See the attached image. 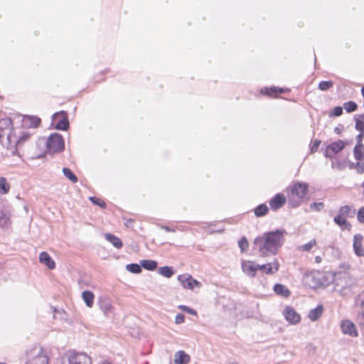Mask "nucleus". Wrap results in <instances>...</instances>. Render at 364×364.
I'll use <instances>...</instances> for the list:
<instances>
[{"label": "nucleus", "mask_w": 364, "mask_h": 364, "mask_svg": "<svg viewBox=\"0 0 364 364\" xmlns=\"http://www.w3.org/2000/svg\"><path fill=\"white\" fill-rule=\"evenodd\" d=\"M355 166H356L358 173H364V163L363 162L358 161L356 163Z\"/></svg>", "instance_id": "nucleus-48"}, {"label": "nucleus", "mask_w": 364, "mask_h": 364, "mask_svg": "<svg viewBox=\"0 0 364 364\" xmlns=\"http://www.w3.org/2000/svg\"><path fill=\"white\" fill-rule=\"evenodd\" d=\"M334 282L336 286H341L343 289L353 285V279L349 273L346 272H339L334 274Z\"/></svg>", "instance_id": "nucleus-8"}, {"label": "nucleus", "mask_w": 364, "mask_h": 364, "mask_svg": "<svg viewBox=\"0 0 364 364\" xmlns=\"http://www.w3.org/2000/svg\"><path fill=\"white\" fill-rule=\"evenodd\" d=\"M333 85V83L332 81H321L318 84V89L322 91H326L331 88Z\"/></svg>", "instance_id": "nucleus-37"}, {"label": "nucleus", "mask_w": 364, "mask_h": 364, "mask_svg": "<svg viewBox=\"0 0 364 364\" xmlns=\"http://www.w3.org/2000/svg\"><path fill=\"white\" fill-rule=\"evenodd\" d=\"M323 311L322 305H318L316 308L311 309L309 314V318L312 321H316L321 317Z\"/></svg>", "instance_id": "nucleus-23"}, {"label": "nucleus", "mask_w": 364, "mask_h": 364, "mask_svg": "<svg viewBox=\"0 0 364 364\" xmlns=\"http://www.w3.org/2000/svg\"><path fill=\"white\" fill-rule=\"evenodd\" d=\"M268 211L269 208L264 203L257 205L254 210L255 216L258 218L266 215L268 213Z\"/></svg>", "instance_id": "nucleus-29"}, {"label": "nucleus", "mask_w": 364, "mask_h": 364, "mask_svg": "<svg viewBox=\"0 0 364 364\" xmlns=\"http://www.w3.org/2000/svg\"><path fill=\"white\" fill-rule=\"evenodd\" d=\"M284 90L277 87H264L261 90V93L269 97H277L278 95L284 93Z\"/></svg>", "instance_id": "nucleus-21"}, {"label": "nucleus", "mask_w": 364, "mask_h": 364, "mask_svg": "<svg viewBox=\"0 0 364 364\" xmlns=\"http://www.w3.org/2000/svg\"><path fill=\"white\" fill-rule=\"evenodd\" d=\"M158 273L166 278L171 277L173 274L174 271L171 267L168 266H164L162 267H159L157 270Z\"/></svg>", "instance_id": "nucleus-30"}, {"label": "nucleus", "mask_w": 364, "mask_h": 364, "mask_svg": "<svg viewBox=\"0 0 364 364\" xmlns=\"http://www.w3.org/2000/svg\"><path fill=\"white\" fill-rule=\"evenodd\" d=\"M89 200L95 205H99L102 208H106V203L99 198L91 196L89 198Z\"/></svg>", "instance_id": "nucleus-40"}, {"label": "nucleus", "mask_w": 364, "mask_h": 364, "mask_svg": "<svg viewBox=\"0 0 364 364\" xmlns=\"http://www.w3.org/2000/svg\"><path fill=\"white\" fill-rule=\"evenodd\" d=\"M363 239V237L360 234H356L353 237V250L358 257H364V248L362 245Z\"/></svg>", "instance_id": "nucleus-14"}, {"label": "nucleus", "mask_w": 364, "mask_h": 364, "mask_svg": "<svg viewBox=\"0 0 364 364\" xmlns=\"http://www.w3.org/2000/svg\"><path fill=\"white\" fill-rule=\"evenodd\" d=\"M274 291L277 295L284 298H288L290 296L289 290L282 284H276L274 287Z\"/></svg>", "instance_id": "nucleus-24"}, {"label": "nucleus", "mask_w": 364, "mask_h": 364, "mask_svg": "<svg viewBox=\"0 0 364 364\" xmlns=\"http://www.w3.org/2000/svg\"><path fill=\"white\" fill-rule=\"evenodd\" d=\"M242 269L245 273H246L250 277H255L257 271V264L247 261L244 262L242 264Z\"/></svg>", "instance_id": "nucleus-17"}, {"label": "nucleus", "mask_w": 364, "mask_h": 364, "mask_svg": "<svg viewBox=\"0 0 364 364\" xmlns=\"http://www.w3.org/2000/svg\"><path fill=\"white\" fill-rule=\"evenodd\" d=\"M16 140L15 129L10 118L0 119V144L6 149H10L11 141Z\"/></svg>", "instance_id": "nucleus-3"}, {"label": "nucleus", "mask_w": 364, "mask_h": 364, "mask_svg": "<svg viewBox=\"0 0 364 364\" xmlns=\"http://www.w3.org/2000/svg\"><path fill=\"white\" fill-rule=\"evenodd\" d=\"M286 197L282 193H277L269 200V206L272 210H277L286 203Z\"/></svg>", "instance_id": "nucleus-13"}, {"label": "nucleus", "mask_w": 364, "mask_h": 364, "mask_svg": "<svg viewBox=\"0 0 364 364\" xmlns=\"http://www.w3.org/2000/svg\"><path fill=\"white\" fill-rule=\"evenodd\" d=\"M178 280L185 289H193L195 286L199 287L200 285L198 281L187 274L178 275Z\"/></svg>", "instance_id": "nucleus-9"}, {"label": "nucleus", "mask_w": 364, "mask_h": 364, "mask_svg": "<svg viewBox=\"0 0 364 364\" xmlns=\"http://www.w3.org/2000/svg\"><path fill=\"white\" fill-rule=\"evenodd\" d=\"M356 117H358L360 119H362L364 122V114H360Z\"/></svg>", "instance_id": "nucleus-56"}, {"label": "nucleus", "mask_w": 364, "mask_h": 364, "mask_svg": "<svg viewBox=\"0 0 364 364\" xmlns=\"http://www.w3.org/2000/svg\"><path fill=\"white\" fill-rule=\"evenodd\" d=\"M257 270H261L267 274H272L278 271L279 263L274 259L273 262H269L264 264H257Z\"/></svg>", "instance_id": "nucleus-15"}, {"label": "nucleus", "mask_w": 364, "mask_h": 364, "mask_svg": "<svg viewBox=\"0 0 364 364\" xmlns=\"http://www.w3.org/2000/svg\"><path fill=\"white\" fill-rule=\"evenodd\" d=\"M39 261L45 264L49 269H53L55 267V262L46 252H42L39 255Z\"/></svg>", "instance_id": "nucleus-16"}, {"label": "nucleus", "mask_w": 364, "mask_h": 364, "mask_svg": "<svg viewBox=\"0 0 364 364\" xmlns=\"http://www.w3.org/2000/svg\"><path fill=\"white\" fill-rule=\"evenodd\" d=\"M364 138V133H360L357 135L356 136V141H357V144L356 145H360V144H363L362 141H363V139Z\"/></svg>", "instance_id": "nucleus-49"}, {"label": "nucleus", "mask_w": 364, "mask_h": 364, "mask_svg": "<svg viewBox=\"0 0 364 364\" xmlns=\"http://www.w3.org/2000/svg\"><path fill=\"white\" fill-rule=\"evenodd\" d=\"M357 219L360 223H364V207H362L358 210Z\"/></svg>", "instance_id": "nucleus-45"}, {"label": "nucleus", "mask_w": 364, "mask_h": 364, "mask_svg": "<svg viewBox=\"0 0 364 364\" xmlns=\"http://www.w3.org/2000/svg\"><path fill=\"white\" fill-rule=\"evenodd\" d=\"M315 261L316 263H320L321 262V258L320 256H316L315 257Z\"/></svg>", "instance_id": "nucleus-55"}, {"label": "nucleus", "mask_w": 364, "mask_h": 364, "mask_svg": "<svg viewBox=\"0 0 364 364\" xmlns=\"http://www.w3.org/2000/svg\"><path fill=\"white\" fill-rule=\"evenodd\" d=\"M285 230H275L264 232L261 237L255 239L254 245L259 255L265 257L269 254L276 255L282 246L284 240Z\"/></svg>", "instance_id": "nucleus-1"}, {"label": "nucleus", "mask_w": 364, "mask_h": 364, "mask_svg": "<svg viewBox=\"0 0 364 364\" xmlns=\"http://www.w3.org/2000/svg\"><path fill=\"white\" fill-rule=\"evenodd\" d=\"M361 187L363 188L362 196H363V198H364V181L362 183Z\"/></svg>", "instance_id": "nucleus-57"}, {"label": "nucleus", "mask_w": 364, "mask_h": 364, "mask_svg": "<svg viewBox=\"0 0 364 364\" xmlns=\"http://www.w3.org/2000/svg\"><path fill=\"white\" fill-rule=\"evenodd\" d=\"M162 228L164 230H165L166 232H173L174 231L173 229H171L170 227L168 226H163Z\"/></svg>", "instance_id": "nucleus-53"}, {"label": "nucleus", "mask_w": 364, "mask_h": 364, "mask_svg": "<svg viewBox=\"0 0 364 364\" xmlns=\"http://www.w3.org/2000/svg\"><path fill=\"white\" fill-rule=\"evenodd\" d=\"M63 173L64 176L73 183H76L77 181V177L69 168H63Z\"/></svg>", "instance_id": "nucleus-35"}, {"label": "nucleus", "mask_w": 364, "mask_h": 364, "mask_svg": "<svg viewBox=\"0 0 364 364\" xmlns=\"http://www.w3.org/2000/svg\"><path fill=\"white\" fill-rule=\"evenodd\" d=\"M343 129V126L340 124L334 128V132L337 134H340L342 132Z\"/></svg>", "instance_id": "nucleus-50"}, {"label": "nucleus", "mask_w": 364, "mask_h": 364, "mask_svg": "<svg viewBox=\"0 0 364 364\" xmlns=\"http://www.w3.org/2000/svg\"><path fill=\"white\" fill-rule=\"evenodd\" d=\"M190 360V356L183 350H179L175 354L174 363L176 364H188Z\"/></svg>", "instance_id": "nucleus-20"}, {"label": "nucleus", "mask_w": 364, "mask_h": 364, "mask_svg": "<svg viewBox=\"0 0 364 364\" xmlns=\"http://www.w3.org/2000/svg\"><path fill=\"white\" fill-rule=\"evenodd\" d=\"M31 136V134L28 132H23L20 136H18L16 133L15 132V139L16 140L11 141V146L10 149H15L16 151V148L18 146H21L26 141H27Z\"/></svg>", "instance_id": "nucleus-18"}, {"label": "nucleus", "mask_w": 364, "mask_h": 364, "mask_svg": "<svg viewBox=\"0 0 364 364\" xmlns=\"http://www.w3.org/2000/svg\"><path fill=\"white\" fill-rule=\"evenodd\" d=\"M185 321V316L182 314H178L175 318V322L177 324L183 323Z\"/></svg>", "instance_id": "nucleus-47"}, {"label": "nucleus", "mask_w": 364, "mask_h": 364, "mask_svg": "<svg viewBox=\"0 0 364 364\" xmlns=\"http://www.w3.org/2000/svg\"><path fill=\"white\" fill-rule=\"evenodd\" d=\"M82 298L87 307L90 308L93 306L95 295L92 291H84L82 293Z\"/></svg>", "instance_id": "nucleus-28"}, {"label": "nucleus", "mask_w": 364, "mask_h": 364, "mask_svg": "<svg viewBox=\"0 0 364 364\" xmlns=\"http://www.w3.org/2000/svg\"><path fill=\"white\" fill-rule=\"evenodd\" d=\"M105 238L117 249H120L123 246L122 240L119 237L111 233L105 234Z\"/></svg>", "instance_id": "nucleus-25"}, {"label": "nucleus", "mask_w": 364, "mask_h": 364, "mask_svg": "<svg viewBox=\"0 0 364 364\" xmlns=\"http://www.w3.org/2000/svg\"><path fill=\"white\" fill-rule=\"evenodd\" d=\"M41 122V119L36 116H25L23 118V124L25 127L36 128L39 126Z\"/></svg>", "instance_id": "nucleus-19"}, {"label": "nucleus", "mask_w": 364, "mask_h": 364, "mask_svg": "<svg viewBox=\"0 0 364 364\" xmlns=\"http://www.w3.org/2000/svg\"><path fill=\"white\" fill-rule=\"evenodd\" d=\"M98 364H114L112 363V362H110L109 360H102L100 363H99Z\"/></svg>", "instance_id": "nucleus-54"}, {"label": "nucleus", "mask_w": 364, "mask_h": 364, "mask_svg": "<svg viewBox=\"0 0 364 364\" xmlns=\"http://www.w3.org/2000/svg\"><path fill=\"white\" fill-rule=\"evenodd\" d=\"M230 364H238V363H230Z\"/></svg>", "instance_id": "nucleus-62"}, {"label": "nucleus", "mask_w": 364, "mask_h": 364, "mask_svg": "<svg viewBox=\"0 0 364 364\" xmlns=\"http://www.w3.org/2000/svg\"><path fill=\"white\" fill-rule=\"evenodd\" d=\"M24 364H48V351L40 346L33 347L26 352Z\"/></svg>", "instance_id": "nucleus-4"}, {"label": "nucleus", "mask_w": 364, "mask_h": 364, "mask_svg": "<svg viewBox=\"0 0 364 364\" xmlns=\"http://www.w3.org/2000/svg\"><path fill=\"white\" fill-rule=\"evenodd\" d=\"M324 207V204L321 202H314L310 205V208L316 211H320Z\"/></svg>", "instance_id": "nucleus-43"}, {"label": "nucleus", "mask_w": 364, "mask_h": 364, "mask_svg": "<svg viewBox=\"0 0 364 364\" xmlns=\"http://www.w3.org/2000/svg\"><path fill=\"white\" fill-rule=\"evenodd\" d=\"M360 306L363 307L364 306V300L361 301Z\"/></svg>", "instance_id": "nucleus-60"}, {"label": "nucleus", "mask_w": 364, "mask_h": 364, "mask_svg": "<svg viewBox=\"0 0 364 364\" xmlns=\"http://www.w3.org/2000/svg\"><path fill=\"white\" fill-rule=\"evenodd\" d=\"M308 187L306 183L296 182L287 188L288 203L291 208H297L301 205L302 199L306 195Z\"/></svg>", "instance_id": "nucleus-2"}, {"label": "nucleus", "mask_w": 364, "mask_h": 364, "mask_svg": "<svg viewBox=\"0 0 364 364\" xmlns=\"http://www.w3.org/2000/svg\"><path fill=\"white\" fill-rule=\"evenodd\" d=\"M100 309L104 312L105 314H107L112 310V305L108 299H102L99 303Z\"/></svg>", "instance_id": "nucleus-31"}, {"label": "nucleus", "mask_w": 364, "mask_h": 364, "mask_svg": "<svg viewBox=\"0 0 364 364\" xmlns=\"http://www.w3.org/2000/svg\"><path fill=\"white\" fill-rule=\"evenodd\" d=\"M62 116V118L58 122L55 127L58 130L66 131L69 128V120L67 113L65 111H60L53 114V119L55 120L58 117Z\"/></svg>", "instance_id": "nucleus-10"}, {"label": "nucleus", "mask_w": 364, "mask_h": 364, "mask_svg": "<svg viewBox=\"0 0 364 364\" xmlns=\"http://www.w3.org/2000/svg\"><path fill=\"white\" fill-rule=\"evenodd\" d=\"M347 142L343 140H338L328 144L325 150L324 156L326 158L332 159L334 155L341 151L346 146Z\"/></svg>", "instance_id": "nucleus-7"}, {"label": "nucleus", "mask_w": 364, "mask_h": 364, "mask_svg": "<svg viewBox=\"0 0 364 364\" xmlns=\"http://www.w3.org/2000/svg\"><path fill=\"white\" fill-rule=\"evenodd\" d=\"M360 321V324L364 326V319H358Z\"/></svg>", "instance_id": "nucleus-58"}, {"label": "nucleus", "mask_w": 364, "mask_h": 364, "mask_svg": "<svg viewBox=\"0 0 364 364\" xmlns=\"http://www.w3.org/2000/svg\"><path fill=\"white\" fill-rule=\"evenodd\" d=\"M345 218L346 217L338 214L336 217H334L333 221L337 225H338L343 230H350L351 228V225L349 222L346 220Z\"/></svg>", "instance_id": "nucleus-22"}, {"label": "nucleus", "mask_w": 364, "mask_h": 364, "mask_svg": "<svg viewBox=\"0 0 364 364\" xmlns=\"http://www.w3.org/2000/svg\"><path fill=\"white\" fill-rule=\"evenodd\" d=\"M134 223V220L132 219L127 220L126 223H124L125 226L127 228L132 227L133 224Z\"/></svg>", "instance_id": "nucleus-52"}, {"label": "nucleus", "mask_w": 364, "mask_h": 364, "mask_svg": "<svg viewBox=\"0 0 364 364\" xmlns=\"http://www.w3.org/2000/svg\"><path fill=\"white\" fill-rule=\"evenodd\" d=\"M66 355L68 364H92L91 358L84 353L70 350Z\"/></svg>", "instance_id": "nucleus-6"}, {"label": "nucleus", "mask_w": 364, "mask_h": 364, "mask_svg": "<svg viewBox=\"0 0 364 364\" xmlns=\"http://www.w3.org/2000/svg\"><path fill=\"white\" fill-rule=\"evenodd\" d=\"M343 107L340 106L335 107L329 114L330 117H339L343 114Z\"/></svg>", "instance_id": "nucleus-42"}, {"label": "nucleus", "mask_w": 364, "mask_h": 364, "mask_svg": "<svg viewBox=\"0 0 364 364\" xmlns=\"http://www.w3.org/2000/svg\"><path fill=\"white\" fill-rule=\"evenodd\" d=\"M2 220H5V222H7L9 220V218L6 216V215L5 213H3L0 215V225L1 226H3Z\"/></svg>", "instance_id": "nucleus-51"}, {"label": "nucleus", "mask_w": 364, "mask_h": 364, "mask_svg": "<svg viewBox=\"0 0 364 364\" xmlns=\"http://www.w3.org/2000/svg\"><path fill=\"white\" fill-rule=\"evenodd\" d=\"M361 160H364V154H363V158L361 159Z\"/></svg>", "instance_id": "nucleus-61"}, {"label": "nucleus", "mask_w": 364, "mask_h": 364, "mask_svg": "<svg viewBox=\"0 0 364 364\" xmlns=\"http://www.w3.org/2000/svg\"><path fill=\"white\" fill-rule=\"evenodd\" d=\"M10 186L4 177H0V194L4 195L9 192Z\"/></svg>", "instance_id": "nucleus-32"}, {"label": "nucleus", "mask_w": 364, "mask_h": 364, "mask_svg": "<svg viewBox=\"0 0 364 364\" xmlns=\"http://www.w3.org/2000/svg\"><path fill=\"white\" fill-rule=\"evenodd\" d=\"M355 128L356 129V130L359 131L360 133H364V122L362 119H360L356 116H355Z\"/></svg>", "instance_id": "nucleus-39"}, {"label": "nucleus", "mask_w": 364, "mask_h": 364, "mask_svg": "<svg viewBox=\"0 0 364 364\" xmlns=\"http://www.w3.org/2000/svg\"><path fill=\"white\" fill-rule=\"evenodd\" d=\"M343 108L347 112L350 113L355 112L357 109L358 105L353 101H348L343 104Z\"/></svg>", "instance_id": "nucleus-36"}, {"label": "nucleus", "mask_w": 364, "mask_h": 364, "mask_svg": "<svg viewBox=\"0 0 364 364\" xmlns=\"http://www.w3.org/2000/svg\"><path fill=\"white\" fill-rule=\"evenodd\" d=\"M0 364H6V363H1V362H0Z\"/></svg>", "instance_id": "nucleus-63"}, {"label": "nucleus", "mask_w": 364, "mask_h": 364, "mask_svg": "<svg viewBox=\"0 0 364 364\" xmlns=\"http://www.w3.org/2000/svg\"><path fill=\"white\" fill-rule=\"evenodd\" d=\"M126 269L127 271L134 274H139L142 271L141 264H138L136 263H131L127 264L126 266Z\"/></svg>", "instance_id": "nucleus-34"}, {"label": "nucleus", "mask_w": 364, "mask_h": 364, "mask_svg": "<svg viewBox=\"0 0 364 364\" xmlns=\"http://www.w3.org/2000/svg\"><path fill=\"white\" fill-rule=\"evenodd\" d=\"M238 245L242 252H245L249 246L247 240L245 237H242L238 242Z\"/></svg>", "instance_id": "nucleus-41"}, {"label": "nucleus", "mask_w": 364, "mask_h": 364, "mask_svg": "<svg viewBox=\"0 0 364 364\" xmlns=\"http://www.w3.org/2000/svg\"><path fill=\"white\" fill-rule=\"evenodd\" d=\"M364 150V145H355L353 148V155L356 160L360 161L363 158V154Z\"/></svg>", "instance_id": "nucleus-33"}, {"label": "nucleus", "mask_w": 364, "mask_h": 364, "mask_svg": "<svg viewBox=\"0 0 364 364\" xmlns=\"http://www.w3.org/2000/svg\"><path fill=\"white\" fill-rule=\"evenodd\" d=\"M283 314L285 319L291 324H296L301 320L300 315L291 306H287L283 311Z\"/></svg>", "instance_id": "nucleus-12"}, {"label": "nucleus", "mask_w": 364, "mask_h": 364, "mask_svg": "<svg viewBox=\"0 0 364 364\" xmlns=\"http://www.w3.org/2000/svg\"><path fill=\"white\" fill-rule=\"evenodd\" d=\"M178 309H180L181 310L185 311V312H187L191 315H196L197 314V312L196 310L187 306H184V305H180L178 306Z\"/></svg>", "instance_id": "nucleus-44"}, {"label": "nucleus", "mask_w": 364, "mask_h": 364, "mask_svg": "<svg viewBox=\"0 0 364 364\" xmlns=\"http://www.w3.org/2000/svg\"><path fill=\"white\" fill-rule=\"evenodd\" d=\"M316 244V240L313 239L310 240L309 242L301 245L299 247V250L304 252L309 251Z\"/></svg>", "instance_id": "nucleus-38"}, {"label": "nucleus", "mask_w": 364, "mask_h": 364, "mask_svg": "<svg viewBox=\"0 0 364 364\" xmlns=\"http://www.w3.org/2000/svg\"><path fill=\"white\" fill-rule=\"evenodd\" d=\"M48 151L50 154L60 153L65 149L63 137L58 133L51 134L46 141Z\"/></svg>", "instance_id": "nucleus-5"}, {"label": "nucleus", "mask_w": 364, "mask_h": 364, "mask_svg": "<svg viewBox=\"0 0 364 364\" xmlns=\"http://www.w3.org/2000/svg\"><path fill=\"white\" fill-rule=\"evenodd\" d=\"M321 144V141L319 139H316L314 142H313V144L311 146V153H314L316 152L318 149V146H320Z\"/></svg>", "instance_id": "nucleus-46"}, {"label": "nucleus", "mask_w": 364, "mask_h": 364, "mask_svg": "<svg viewBox=\"0 0 364 364\" xmlns=\"http://www.w3.org/2000/svg\"><path fill=\"white\" fill-rule=\"evenodd\" d=\"M355 210L350 205L341 206L338 210V214L344 217H353L355 215Z\"/></svg>", "instance_id": "nucleus-26"}, {"label": "nucleus", "mask_w": 364, "mask_h": 364, "mask_svg": "<svg viewBox=\"0 0 364 364\" xmlns=\"http://www.w3.org/2000/svg\"><path fill=\"white\" fill-rule=\"evenodd\" d=\"M141 268L149 270L154 271L157 268V262L151 259H144L140 261Z\"/></svg>", "instance_id": "nucleus-27"}, {"label": "nucleus", "mask_w": 364, "mask_h": 364, "mask_svg": "<svg viewBox=\"0 0 364 364\" xmlns=\"http://www.w3.org/2000/svg\"><path fill=\"white\" fill-rule=\"evenodd\" d=\"M7 222H5V220H2V224H3V226H5L6 225Z\"/></svg>", "instance_id": "nucleus-59"}, {"label": "nucleus", "mask_w": 364, "mask_h": 364, "mask_svg": "<svg viewBox=\"0 0 364 364\" xmlns=\"http://www.w3.org/2000/svg\"><path fill=\"white\" fill-rule=\"evenodd\" d=\"M341 328L343 334L349 335L352 337H357L358 336L355 324L350 320L342 321L341 323Z\"/></svg>", "instance_id": "nucleus-11"}]
</instances>
